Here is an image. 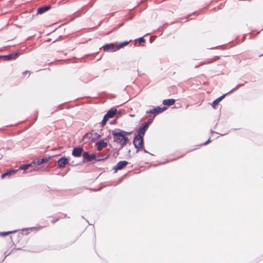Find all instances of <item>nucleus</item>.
<instances>
[{"instance_id":"nucleus-15","label":"nucleus","mask_w":263,"mask_h":263,"mask_svg":"<svg viewBox=\"0 0 263 263\" xmlns=\"http://www.w3.org/2000/svg\"><path fill=\"white\" fill-rule=\"evenodd\" d=\"M116 111L117 109L116 108H111L107 112L105 115L109 119L112 118L115 116Z\"/></svg>"},{"instance_id":"nucleus-13","label":"nucleus","mask_w":263,"mask_h":263,"mask_svg":"<svg viewBox=\"0 0 263 263\" xmlns=\"http://www.w3.org/2000/svg\"><path fill=\"white\" fill-rule=\"evenodd\" d=\"M50 5H46L41 7H40L37 9V14H43L44 12L47 11L50 9Z\"/></svg>"},{"instance_id":"nucleus-7","label":"nucleus","mask_w":263,"mask_h":263,"mask_svg":"<svg viewBox=\"0 0 263 263\" xmlns=\"http://www.w3.org/2000/svg\"><path fill=\"white\" fill-rule=\"evenodd\" d=\"M128 164V162L126 161H120L117 164L116 166H115L113 167V169L115 170L116 171L119 170H121Z\"/></svg>"},{"instance_id":"nucleus-18","label":"nucleus","mask_w":263,"mask_h":263,"mask_svg":"<svg viewBox=\"0 0 263 263\" xmlns=\"http://www.w3.org/2000/svg\"><path fill=\"white\" fill-rule=\"evenodd\" d=\"M166 108L165 107H160L159 106H157L153 108L154 109V114H158L159 113L162 112L165 110Z\"/></svg>"},{"instance_id":"nucleus-6","label":"nucleus","mask_w":263,"mask_h":263,"mask_svg":"<svg viewBox=\"0 0 263 263\" xmlns=\"http://www.w3.org/2000/svg\"><path fill=\"white\" fill-rule=\"evenodd\" d=\"M84 149L81 147H76L72 151V155L74 157H79L81 156Z\"/></svg>"},{"instance_id":"nucleus-16","label":"nucleus","mask_w":263,"mask_h":263,"mask_svg":"<svg viewBox=\"0 0 263 263\" xmlns=\"http://www.w3.org/2000/svg\"><path fill=\"white\" fill-rule=\"evenodd\" d=\"M18 170H11L3 173L1 175L2 178H4L7 176H10L12 174H14Z\"/></svg>"},{"instance_id":"nucleus-27","label":"nucleus","mask_w":263,"mask_h":263,"mask_svg":"<svg viewBox=\"0 0 263 263\" xmlns=\"http://www.w3.org/2000/svg\"><path fill=\"white\" fill-rule=\"evenodd\" d=\"M120 131H121V133H122L123 134V135H124V136H125V137H126L127 135H130L132 133L131 132H125V131H124L121 129H120Z\"/></svg>"},{"instance_id":"nucleus-21","label":"nucleus","mask_w":263,"mask_h":263,"mask_svg":"<svg viewBox=\"0 0 263 263\" xmlns=\"http://www.w3.org/2000/svg\"><path fill=\"white\" fill-rule=\"evenodd\" d=\"M32 163H29V164H24V165H21L20 166L18 170H26L28 168H29V167H32Z\"/></svg>"},{"instance_id":"nucleus-34","label":"nucleus","mask_w":263,"mask_h":263,"mask_svg":"<svg viewBox=\"0 0 263 263\" xmlns=\"http://www.w3.org/2000/svg\"><path fill=\"white\" fill-rule=\"evenodd\" d=\"M200 66H201V65H200V64H199V65H196V66H195V68H198V67H200Z\"/></svg>"},{"instance_id":"nucleus-30","label":"nucleus","mask_w":263,"mask_h":263,"mask_svg":"<svg viewBox=\"0 0 263 263\" xmlns=\"http://www.w3.org/2000/svg\"><path fill=\"white\" fill-rule=\"evenodd\" d=\"M59 218H57V219H52V220L51 222H52V223H53V224H54V223H55L57 221H58L59 220Z\"/></svg>"},{"instance_id":"nucleus-9","label":"nucleus","mask_w":263,"mask_h":263,"mask_svg":"<svg viewBox=\"0 0 263 263\" xmlns=\"http://www.w3.org/2000/svg\"><path fill=\"white\" fill-rule=\"evenodd\" d=\"M20 55L18 52L12 53L7 55H4V58L5 60H15Z\"/></svg>"},{"instance_id":"nucleus-37","label":"nucleus","mask_w":263,"mask_h":263,"mask_svg":"<svg viewBox=\"0 0 263 263\" xmlns=\"http://www.w3.org/2000/svg\"><path fill=\"white\" fill-rule=\"evenodd\" d=\"M63 216H64V217H65V216H66V215H65V214H63Z\"/></svg>"},{"instance_id":"nucleus-28","label":"nucleus","mask_w":263,"mask_h":263,"mask_svg":"<svg viewBox=\"0 0 263 263\" xmlns=\"http://www.w3.org/2000/svg\"><path fill=\"white\" fill-rule=\"evenodd\" d=\"M138 40L140 43H144L145 42V40L143 38V37H141L139 38Z\"/></svg>"},{"instance_id":"nucleus-32","label":"nucleus","mask_w":263,"mask_h":263,"mask_svg":"<svg viewBox=\"0 0 263 263\" xmlns=\"http://www.w3.org/2000/svg\"><path fill=\"white\" fill-rule=\"evenodd\" d=\"M211 141L210 139H209L206 142H205V143L202 144V145H206L208 144Z\"/></svg>"},{"instance_id":"nucleus-14","label":"nucleus","mask_w":263,"mask_h":263,"mask_svg":"<svg viewBox=\"0 0 263 263\" xmlns=\"http://www.w3.org/2000/svg\"><path fill=\"white\" fill-rule=\"evenodd\" d=\"M227 94H228L227 93H226L225 94H223V95H222L220 97H219L217 99H216V100H215L212 102V104L213 107L214 108H216L215 106L216 105H218V104L226 97V96Z\"/></svg>"},{"instance_id":"nucleus-33","label":"nucleus","mask_w":263,"mask_h":263,"mask_svg":"<svg viewBox=\"0 0 263 263\" xmlns=\"http://www.w3.org/2000/svg\"><path fill=\"white\" fill-rule=\"evenodd\" d=\"M143 151H144V153H148V154H150V153H149V152H147L145 149H144V148H143ZM151 155H152V154H151Z\"/></svg>"},{"instance_id":"nucleus-5","label":"nucleus","mask_w":263,"mask_h":263,"mask_svg":"<svg viewBox=\"0 0 263 263\" xmlns=\"http://www.w3.org/2000/svg\"><path fill=\"white\" fill-rule=\"evenodd\" d=\"M51 158L50 156H45L43 158H39L37 160H34L32 163L39 165L44 163H46L48 161V160Z\"/></svg>"},{"instance_id":"nucleus-35","label":"nucleus","mask_w":263,"mask_h":263,"mask_svg":"<svg viewBox=\"0 0 263 263\" xmlns=\"http://www.w3.org/2000/svg\"><path fill=\"white\" fill-rule=\"evenodd\" d=\"M71 165H73V166H76L77 165V164H74L73 162H72L71 164Z\"/></svg>"},{"instance_id":"nucleus-20","label":"nucleus","mask_w":263,"mask_h":263,"mask_svg":"<svg viewBox=\"0 0 263 263\" xmlns=\"http://www.w3.org/2000/svg\"><path fill=\"white\" fill-rule=\"evenodd\" d=\"M130 42V41H124V42H121V43H119V44L117 45V48L118 49H119L121 48H122L124 46H126L127 45H128Z\"/></svg>"},{"instance_id":"nucleus-11","label":"nucleus","mask_w":263,"mask_h":263,"mask_svg":"<svg viewBox=\"0 0 263 263\" xmlns=\"http://www.w3.org/2000/svg\"><path fill=\"white\" fill-rule=\"evenodd\" d=\"M147 128H148L144 125L140 127L138 130V134L136 136L139 137H143Z\"/></svg>"},{"instance_id":"nucleus-29","label":"nucleus","mask_w":263,"mask_h":263,"mask_svg":"<svg viewBox=\"0 0 263 263\" xmlns=\"http://www.w3.org/2000/svg\"><path fill=\"white\" fill-rule=\"evenodd\" d=\"M146 114H154V109L153 108L152 109L148 110L146 111Z\"/></svg>"},{"instance_id":"nucleus-10","label":"nucleus","mask_w":263,"mask_h":263,"mask_svg":"<svg viewBox=\"0 0 263 263\" xmlns=\"http://www.w3.org/2000/svg\"><path fill=\"white\" fill-rule=\"evenodd\" d=\"M219 59V57L218 56H215L212 59H206V60L205 61H201L200 63V65H206V64H211L213 62L217 61V60H218Z\"/></svg>"},{"instance_id":"nucleus-2","label":"nucleus","mask_w":263,"mask_h":263,"mask_svg":"<svg viewBox=\"0 0 263 263\" xmlns=\"http://www.w3.org/2000/svg\"><path fill=\"white\" fill-rule=\"evenodd\" d=\"M109 156L107 155L105 157H98L96 158V155L94 154H89L88 152H85L83 154V157L84 159H86L88 161H91L92 160H96L97 161H100L106 160L108 158Z\"/></svg>"},{"instance_id":"nucleus-1","label":"nucleus","mask_w":263,"mask_h":263,"mask_svg":"<svg viewBox=\"0 0 263 263\" xmlns=\"http://www.w3.org/2000/svg\"><path fill=\"white\" fill-rule=\"evenodd\" d=\"M112 135L114 136V141L120 144L119 150L121 149L127 143L128 138L124 136L121 133L120 129L116 128L112 130Z\"/></svg>"},{"instance_id":"nucleus-19","label":"nucleus","mask_w":263,"mask_h":263,"mask_svg":"<svg viewBox=\"0 0 263 263\" xmlns=\"http://www.w3.org/2000/svg\"><path fill=\"white\" fill-rule=\"evenodd\" d=\"M91 135L92 136L91 137V141L92 142L96 141L101 137V135L97 133H91Z\"/></svg>"},{"instance_id":"nucleus-25","label":"nucleus","mask_w":263,"mask_h":263,"mask_svg":"<svg viewBox=\"0 0 263 263\" xmlns=\"http://www.w3.org/2000/svg\"><path fill=\"white\" fill-rule=\"evenodd\" d=\"M92 136L91 135V133H86L83 137V139H87L89 141H91V137Z\"/></svg>"},{"instance_id":"nucleus-8","label":"nucleus","mask_w":263,"mask_h":263,"mask_svg":"<svg viewBox=\"0 0 263 263\" xmlns=\"http://www.w3.org/2000/svg\"><path fill=\"white\" fill-rule=\"evenodd\" d=\"M68 163V159L65 157H62L58 161V166L59 168L65 167V165Z\"/></svg>"},{"instance_id":"nucleus-24","label":"nucleus","mask_w":263,"mask_h":263,"mask_svg":"<svg viewBox=\"0 0 263 263\" xmlns=\"http://www.w3.org/2000/svg\"><path fill=\"white\" fill-rule=\"evenodd\" d=\"M109 119V118L105 115L103 120L101 122V125L102 127H103L106 123L107 120Z\"/></svg>"},{"instance_id":"nucleus-23","label":"nucleus","mask_w":263,"mask_h":263,"mask_svg":"<svg viewBox=\"0 0 263 263\" xmlns=\"http://www.w3.org/2000/svg\"><path fill=\"white\" fill-rule=\"evenodd\" d=\"M247 82L246 81L244 83H242V84H238V85H237L234 88H233L231 90H230L229 92H227V93H231L232 92H233V91L235 90H237V89H238L240 87L244 85V84L245 83H246Z\"/></svg>"},{"instance_id":"nucleus-12","label":"nucleus","mask_w":263,"mask_h":263,"mask_svg":"<svg viewBox=\"0 0 263 263\" xmlns=\"http://www.w3.org/2000/svg\"><path fill=\"white\" fill-rule=\"evenodd\" d=\"M96 145L97 146V150L98 151H100L103 148L106 147L107 146V142L104 141V140H102L96 143Z\"/></svg>"},{"instance_id":"nucleus-17","label":"nucleus","mask_w":263,"mask_h":263,"mask_svg":"<svg viewBox=\"0 0 263 263\" xmlns=\"http://www.w3.org/2000/svg\"><path fill=\"white\" fill-rule=\"evenodd\" d=\"M175 102V100L173 99H165L162 102L163 104L167 106H171L173 105Z\"/></svg>"},{"instance_id":"nucleus-3","label":"nucleus","mask_w":263,"mask_h":263,"mask_svg":"<svg viewBox=\"0 0 263 263\" xmlns=\"http://www.w3.org/2000/svg\"><path fill=\"white\" fill-rule=\"evenodd\" d=\"M133 144L137 148V153L143 149V138L135 136L133 140Z\"/></svg>"},{"instance_id":"nucleus-26","label":"nucleus","mask_w":263,"mask_h":263,"mask_svg":"<svg viewBox=\"0 0 263 263\" xmlns=\"http://www.w3.org/2000/svg\"><path fill=\"white\" fill-rule=\"evenodd\" d=\"M153 119H149L144 125L148 128L149 124L153 122Z\"/></svg>"},{"instance_id":"nucleus-36","label":"nucleus","mask_w":263,"mask_h":263,"mask_svg":"<svg viewBox=\"0 0 263 263\" xmlns=\"http://www.w3.org/2000/svg\"><path fill=\"white\" fill-rule=\"evenodd\" d=\"M215 48H216V47H213V48H211V49H215Z\"/></svg>"},{"instance_id":"nucleus-31","label":"nucleus","mask_w":263,"mask_h":263,"mask_svg":"<svg viewBox=\"0 0 263 263\" xmlns=\"http://www.w3.org/2000/svg\"><path fill=\"white\" fill-rule=\"evenodd\" d=\"M62 109V105H60L58 106V108L55 110H60Z\"/></svg>"},{"instance_id":"nucleus-4","label":"nucleus","mask_w":263,"mask_h":263,"mask_svg":"<svg viewBox=\"0 0 263 263\" xmlns=\"http://www.w3.org/2000/svg\"><path fill=\"white\" fill-rule=\"evenodd\" d=\"M117 45H115L114 43L107 44L104 45L102 48H103L104 51L107 52H112L118 50L117 48Z\"/></svg>"},{"instance_id":"nucleus-22","label":"nucleus","mask_w":263,"mask_h":263,"mask_svg":"<svg viewBox=\"0 0 263 263\" xmlns=\"http://www.w3.org/2000/svg\"><path fill=\"white\" fill-rule=\"evenodd\" d=\"M17 231V230H14V231H7V232H0V236H5L9 234L15 233Z\"/></svg>"}]
</instances>
